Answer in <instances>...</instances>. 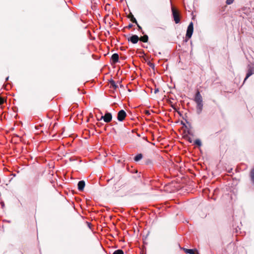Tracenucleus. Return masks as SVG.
Returning a JSON list of instances; mask_svg holds the SVG:
<instances>
[{"label": "nucleus", "mask_w": 254, "mask_h": 254, "mask_svg": "<svg viewBox=\"0 0 254 254\" xmlns=\"http://www.w3.org/2000/svg\"><path fill=\"white\" fill-rule=\"evenodd\" d=\"M140 40L144 43H147L148 41V37L147 35H144L143 37H141Z\"/></svg>", "instance_id": "nucleus-17"}, {"label": "nucleus", "mask_w": 254, "mask_h": 254, "mask_svg": "<svg viewBox=\"0 0 254 254\" xmlns=\"http://www.w3.org/2000/svg\"><path fill=\"white\" fill-rule=\"evenodd\" d=\"M127 116V113L124 110H120L117 115V119L120 122H123Z\"/></svg>", "instance_id": "nucleus-7"}, {"label": "nucleus", "mask_w": 254, "mask_h": 254, "mask_svg": "<svg viewBox=\"0 0 254 254\" xmlns=\"http://www.w3.org/2000/svg\"><path fill=\"white\" fill-rule=\"evenodd\" d=\"M181 124L183 126V127H185L186 128H187L188 129V127L183 122H181Z\"/></svg>", "instance_id": "nucleus-26"}, {"label": "nucleus", "mask_w": 254, "mask_h": 254, "mask_svg": "<svg viewBox=\"0 0 254 254\" xmlns=\"http://www.w3.org/2000/svg\"><path fill=\"white\" fill-rule=\"evenodd\" d=\"M42 173H39L35 176L34 180H33V188H37L40 183V178L42 177Z\"/></svg>", "instance_id": "nucleus-5"}, {"label": "nucleus", "mask_w": 254, "mask_h": 254, "mask_svg": "<svg viewBox=\"0 0 254 254\" xmlns=\"http://www.w3.org/2000/svg\"><path fill=\"white\" fill-rule=\"evenodd\" d=\"M193 32V24L192 22H190L187 28V33L186 34V41L190 39Z\"/></svg>", "instance_id": "nucleus-3"}, {"label": "nucleus", "mask_w": 254, "mask_h": 254, "mask_svg": "<svg viewBox=\"0 0 254 254\" xmlns=\"http://www.w3.org/2000/svg\"><path fill=\"white\" fill-rule=\"evenodd\" d=\"M113 254H124V252L121 249H119L114 251Z\"/></svg>", "instance_id": "nucleus-20"}, {"label": "nucleus", "mask_w": 254, "mask_h": 254, "mask_svg": "<svg viewBox=\"0 0 254 254\" xmlns=\"http://www.w3.org/2000/svg\"><path fill=\"white\" fill-rule=\"evenodd\" d=\"M139 38L138 36L136 35H132L130 37L127 38V40L129 42H130L132 44H136L139 41Z\"/></svg>", "instance_id": "nucleus-8"}, {"label": "nucleus", "mask_w": 254, "mask_h": 254, "mask_svg": "<svg viewBox=\"0 0 254 254\" xmlns=\"http://www.w3.org/2000/svg\"><path fill=\"white\" fill-rule=\"evenodd\" d=\"M85 186V183L83 180L79 181L77 184L78 190L79 191H82Z\"/></svg>", "instance_id": "nucleus-9"}, {"label": "nucleus", "mask_w": 254, "mask_h": 254, "mask_svg": "<svg viewBox=\"0 0 254 254\" xmlns=\"http://www.w3.org/2000/svg\"><path fill=\"white\" fill-rule=\"evenodd\" d=\"M250 177L252 183L254 185V168L251 170L250 173Z\"/></svg>", "instance_id": "nucleus-14"}, {"label": "nucleus", "mask_w": 254, "mask_h": 254, "mask_svg": "<svg viewBox=\"0 0 254 254\" xmlns=\"http://www.w3.org/2000/svg\"><path fill=\"white\" fill-rule=\"evenodd\" d=\"M194 144L198 146H201L202 145L201 140L199 139H197L195 140V141L194 142Z\"/></svg>", "instance_id": "nucleus-19"}, {"label": "nucleus", "mask_w": 254, "mask_h": 254, "mask_svg": "<svg viewBox=\"0 0 254 254\" xmlns=\"http://www.w3.org/2000/svg\"><path fill=\"white\" fill-rule=\"evenodd\" d=\"M234 0H226V3L228 5L232 4L234 2Z\"/></svg>", "instance_id": "nucleus-24"}, {"label": "nucleus", "mask_w": 254, "mask_h": 254, "mask_svg": "<svg viewBox=\"0 0 254 254\" xmlns=\"http://www.w3.org/2000/svg\"><path fill=\"white\" fill-rule=\"evenodd\" d=\"M143 157V155L141 153L138 154L134 157V160L135 162L140 161Z\"/></svg>", "instance_id": "nucleus-15"}, {"label": "nucleus", "mask_w": 254, "mask_h": 254, "mask_svg": "<svg viewBox=\"0 0 254 254\" xmlns=\"http://www.w3.org/2000/svg\"><path fill=\"white\" fill-rule=\"evenodd\" d=\"M131 21L135 23L136 24H137V21L135 18L133 16V15L131 14Z\"/></svg>", "instance_id": "nucleus-21"}, {"label": "nucleus", "mask_w": 254, "mask_h": 254, "mask_svg": "<svg viewBox=\"0 0 254 254\" xmlns=\"http://www.w3.org/2000/svg\"><path fill=\"white\" fill-rule=\"evenodd\" d=\"M87 224V225H88V227L89 228H91V224L89 222H86Z\"/></svg>", "instance_id": "nucleus-27"}, {"label": "nucleus", "mask_w": 254, "mask_h": 254, "mask_svg": "<svg viewBox=\"0 0 254 254\" xmlns=\"http://www.w3.org/2000/svg\"><path fill=\"white\" fill-rule=\"evenodd\" d=\"M146 114H147L148 115H150L149 111H146Z\"/></svg>", "instance_id": "nucleus-31"}, {"label": "nucleus", "mask_w": 254, "mask_h": 254, "mask_svg": "<svg viewBox=\"0 0 254 254\" xmlns=\"http://www.w3.org/2000/svg\"><path fill=\"white\" fill-rule=\"evenodd\" d=\"M172 15L174 18V20L176 24L180 23V18L179 16V13L177 10H176L174 7L172 8Z\"/></svg>", "instance_id": "nucleus-4"}, {"label": "nucleus", "mask_w": 254, "mask_h": 254, "mask_svg": "<svg viewBox=\"0 0 254 254\" xmlns=\"http://www.w3.org/2000/svg\"><path fill=\"white\" fill-rule=\"evenodd\" d=\"M194 101L196 104V112L197 115H200L202 111L203 107L202 97L198 90H197L194 98Z\"/></svg>", "instance_id": "nucleus-1"}, {"label": "nucleus", "mask_w": 254, "mask_h": 254, "mask_svg": "<svg viewBox=\"0 0 254 254\" xmlns=\"http://www.w3.org/2000/svg\"><path fill=\"white\" fill-rule=\"evenodd\" d=\"M121 50H124V49H123V47H122V48H121Z\"/></svg>", "instance_id": "nucleus-34"}, {"label": "nucleus", "mask_w": 254, "mask_h": 254, "mask_svg": "<svg viewBox=\"0 0 254 254\" xmlns=\"http://www.w3.org/2000/svg\"><path fill=\"white\" fill-rule=\"evenodd\" d=\"M148 65L152 69H154L155 67V65L153 63H151L150 62H149L148 63Z\"/></svg>", "instance_id": "nucleus-22"}, {"label": "nucleus", "mask_w": 254, "mask_h": 254, "mask_svg": "<svg viewBox=\"0 0 254 254\" xmlns=\"http://www.w3.org/2000/svg\"><path fill=\"white\" fill-rule=\"evenodd\" d=\"M120 87H123V85H122V84H120Z\"/></svg>", "instance_id": "nucleus-33"}, {"label": "nucleus", "mask_w": 254, "mask_h": 254, "mask_svg": "<svg viewBox=\"0 0 254 254\" xmlns=\"http://www.w3.org/2000/svg\"><path fill=\"white\" fill-rule=\"evenodd\" d=\"M112 115L111 113L106 112L104 116H102L99 120H103L106 123H109L112 121Z\"/></svg>", "instance_id": "nucleus-6"}, {"label": "nucleus", "mask_w": 254, "mask_h": 254, "mask_svg": "<svg viewBox=\"0 0 254 254\" xmlns=\"http://www.w3.org/2000/svg\"><path fill=\"white\" fill-rule=\"evenodd\" d=\"M6 99L4 97L0 96V106L1 109H3L2 105L6 103Z\"/></svg>", "instance_id": "nucleus-16"}, {"label": "nucleus", "mask_w": 254, "mask_h": 254, "mask_svg": "<svg viewBox=\"0 0 254 254\" xmlns=\"http://www.w3.org/2000/svg\"><path fill=\"white\" fill-rule=\"evenodd\" d=\"M184 137L187 139L190 143H192V139H191V137H190L188 134H185L184 135Z\"/></svg>", "instance_id": "nucleus-18"}, {"label": "nucleus", "mask_w": 254, "mask_h": 254, "mask_svg": "<svg viewBox=\"0 0 254 254\" xmlns=\"http://www.w3.org/2000/svg\"><path fill=\"white\" fill-rule=\"evenodd\" d=\"M34 127H35V130H33V132H34L35 134H39L40 132H43V130L40 129V128L41 127V125H40V126L35 125Z\"/></svg>", "instance_id": "nucleus-12"}, {"label": "nucleus", "mask_w": 254, "mask_h": 254, "mask_svg": "<svg viewBox=\"0 0 254 254\" xmlns=\"http://www.w3.org/2000/svg\"><path fill=\"white\" fill-rule=\"evenodd\" d=\"M193 254H200L199 253V252L197 250V251L194 252Z\"/></svg>", "instance_id": "nucleus-30"}, {"label": "nucleus", "mask_w": 254, "mask_h": 254, "mask_svg": "<svg viewBox=\"0 0 254 254\" xmlns=\"http://www.w3.org/2000/svg\"><path fill=\"white\" fill-rule=\"evenodd\" d=\"M133 26V25L132 24H129L128 26L127 27V28L130 29Z\"/></svg>", "instance_id": "nucleus-28"}, {"label": "nucleus", "mask_w": 254, "mask_h": 254, "mask_svg": "<svg viewBox=\"0 0 254 254\" xmlns=\"http://www.w3.org/2000/svg\"><path fill=\"white\" fill-rule=\"evenodd\" d=\"M111 59L114 64L118 63L119 60V55L117 53L113 54Z\"/></svg>", "instance_id": "nucleus-10"}, {"label": "nucleus", "mask_w": 254, "mask_h": 254, "mask_svg": "<svg viewBox=\"0 0 254 254\" xmlns=\"http://www.w3.org/2000/svg\"><path fill=\"white\" fill-rule=\"evenodd\" d=\"M159 92V89L158 88H156L155 89V90H154V93L156 94L157 93V92Z\"/></svg>", "instance_id": "nucleus-29"}, {"label": "nucleus", "mask_w": 254, "mask_h": 254, "mask_svg": "<svg viewBox=\"0 0 254 254\" xmlns=\"http://www.w3.org/2000/svg\"><path fill=\"white\" fill-rule=\"evenodd\" d=\"M187 134H188V135H191V136H193V132L190 129H188L187 131Z\"/></svg>", "instance_id": "nucleus-23"}, {"label": "nucleus", "mask_w": 254, "mask_h": 254, "mask_svg": "<svg viewBox=\"0 0 254 254\" xmlns=\"http://www.w3.org/2000/svg\"><path fill=\"white\" fill-rule=\"evenodd\" d=\"M98 126L99 127H100V126H101V123L98 124Z\"/></svg>", "instance_id": "nucleus-32"}, {"label": "nucleus", "mask_w": 254, "mask_h": 254, "mask_svg": "<svg viewBox=\"0 0 254 254\" xmlns=\"http://www.w3.org/2000/svg\"><path fill=\"white\" fill-rule=\"evenodd\" d=\"M137 26V27L138 28V30H140L141 33L144 34V31H142V27L137 23V24H136Z\"/></svg>", "instance_id": "nucleus-25"}, {"label": "nucleus", "mask_w": 254, "mask_h": 254, "mask_svg": "<svg viewBox=\"0 0 254 254\" xmlns=\"http://www.w3.org/2000/svg\"><path fill=\"white\" fill-rule=\"evenodd\" d=\"M109 83L110 84L111 88H113L114 89H116L118 88V86L116 84L115 81L113 79H111L109 80Z\"/></svg>", "instance_id": "nucleus-13"}, {"label": "nucleus", "mask_w": 254, "mask_h": 254, "mask_svg": "<svg viewBox=\"0 0 254 254\" xmlns=\"http://www.w3.org/2000/svg\"><path fill=\"white\" fill-rule=\"evenodd\" d=\"M180 249L181 250H183L186 254H193L194 252L197 251V249H188L185 248H181V247Z\"/></svg>", "instance_id": "nucleus-11"}, {"label": "nucleus", "mask_w": 254, "mask_h": 254, "mask_svg": "<svg viewBox=\"0 0 254 254\" xmlns=\"http://www.w3.org/2000/svg\"><path fill=\"white\" fill-rule=\"evenodd\" d=\"M254 74V64L253 63L249 64L247 66V71L246 76L244 79V83L251 75Z\"/></svg>", "instance_id": "nucleus-2"}]
</instances>
